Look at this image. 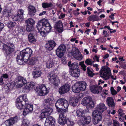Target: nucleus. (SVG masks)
Returning <instances> with one entry per match:
<instances>
[{
	"label": "nucleus",
	"mask_w": 126,
	"mask_h": 126,
	"mask_svg": "<svg viewBox=\"0 0 126 126\" xmlns=\"http://www.w3.org/2000/svg\"><path fill=\"white\" fill-rule=\"evenodd\" d=\"M2 50L6 57H10L15 50V46L13 43L9 42L4 44L2 46Z\"/></svg>",
	"instance_id": "nucleus-1"
},
{
	"label": "nucleus",
	"mask_w": 126,
	"mask_h": 126,
	"mask_svg": "<svg viewBox=\"0 0 126 126\" xmlns=\"http://www.w3.org/2000/svg\"><path fill=\"white\" fill-rule=\"evenodd\" d=\"M29 101L27 95L25 94L19 96L16 101V106L18 109H21L24 105L28 103Z\"/></svg>",
	"instance_id": "nucleus-2"
},
{
	"label": "nucleus",
	"mask_w": 126,
	"mask_h": 126,
	"mask_svg": "<svg viewBox=\"0 0 126 126\" xmlns=\"http://www.w3.org/2000/svg\"><path fill=\"white\" fill-rule=\"evenodd\" d=\"M106 63V66H102L100 71V76L105 80L109 79L111 75L110 68L107 67L109 63L108 62Z\"/></svg>",
	"instance_id": "nucleus-3"
},
{
	"label": "nucleus",
	"mask_w": 126,
	"mask_h": 126,
	"mask_svg": "<svg viewBox=\"0 0 126 126\" xmlns=\"http://www.w3.org/2000/svg\"><path fill=\"white\" fill-rule=\"evenodd\" d=\"M32 53V50L30 48H28L20 52L19 53L22 56V57H24V61L26 62H27L28 60L31 57Z\"/></svg>",
	"instance_id": "nucleus-4"
},
{
	"label": "nucleus",
	"mask_w": 126,
	"mask_h": 126,
	"mask_svg": "<svg viewBox=\"0 0 126 126\" xmlns=\"http://www.w3.org/2000/svg\"><path fill=\"white\" fill-rule=\"evenodd\" d=\"M35 91L38 95L40 96H44L49 92L44 84H42L37 86Z\"/></svg>",
	"instance_id": "nucleus-5"
},
{
	"label": "nucleus",
	"mask_w": 126,
	"mask_h": 126,
	"mask_svg": "<svg viewBox=\"0 0 126 126\" xmlns=\"http://www.w3.org/2000/svg\"><path fill=\"white\" fill-rule=\"evenodd\" d=\"M69 106L68 101L64 98H60L56 102L55 106L58 107H61L62 108L67 109Z\"/></svg>",
	"instance_id": "nucleus-6"
},
{
	"label": "nucleus",
	"mask_w": 126,
	"mask_h": 126,
	"mask_svg": "<svg viewBox=\"0 0 126 126\" xmlns=\"http://www.w3.org/2000/svg\"><path fill=\"white\" fill-rule=\"evenodd\" d=\"M66 49V46L64 45H61L58 47L56 50V55L59 57L61 58L65 52Z\"/></svg>",
	"instance_id": "nucleus-7"
},
{
	"label": "nucleus",
	"mask_w": 126,
	"mask_h": 126,
	"mask_svg": "<svg viewBox=\"0 0 126 126\" xmlns=\"http://www.w3.org/2000/svg\"><path fill=\"white\" fill-rule=\"evenodd\" d=\"M19 116H16L6 120L5 122V124L7 126H10L16 123L19 120Z\"/></svg>",
	"instance_id": "nucleus-8"
},
{
	"label": "nucleus",
	"mask_w": 126,
	"mask_h": 126,
	"mask_svg": "<svg viewBox=\"0 0 126 126\" xmlns=\"http://www.w3.org/2000/svg\"><path fill=\"white\" fill-rule=\"evenodd\" d=\"M56 45V44L54 40H48L45 45V47L46 49L50 51L52 50Z\"/></svg>",
	"instance_id": "nucleus-9"
},
{
	"label": "nucleus",
	"mask_w": 126,
	"mask_h": 126,
	"mask_svg": "<svg viewBox=\"0 0 126 126\" xmlns=\"http://www.w3.org/2000/svg\"><path fill=\"white\" fill-rule=\"evenodd\" d=\"M27 81L25 78L22 77H18L16 78V84L18 87H22L26 83Z\"/></svg>",
	"instance_id": "nucleus-10"
},
{
	"label": "nucleus",
	"mask_w": 126,
	"mask_h": 126,
	"mask_svg": "<svg viewBox=\"0 0 126 126\" xmlns=\"http://www.w3.org/2000/svg\"><path fill=\"white\" fill-rule=\"evenodd\" d=\"M90 89L92 93L97 94L101 93L102 89V87L97 85L92 86L90 87Z\"/></svg>",
	"instance_id": "nucleus-11"
},
{
	"label": "nucleus",
	"mask_w": 126,
	"mask_h": 126,
	"mask_svg": "<svg viewBox=\"0 0 126 126\" xmlns=\"http://www.w3.org/2000/svg\"><path fill=\"white\" fill-rule=\"evenodd\" d=\"M71 55L76 59L81 61L83 58V56L77 48H75V49L72 51Z\"/></svg>",
	"instance_id": "nucleus-12"
},
{
	"label": "nucleus",
	"mask_w": 126,
	"mask_h": 126,
	"mask_svg": "<svg viewBox=\"0 0 126 126\" xmlns=\"http://www.w3.org/2000/svg\"><path fill=\"white\" fill-rule=\"evenodd\" d=\"M70 85L67 84H66L61 86L59 89V92L61 94H62L67 93L70 90Z\"/></svg>",
	"instance_id": "nucleus-13"
},
{
	"label": "nucleus",
	"mask_w": 126,
	"mask_h": 126,
	"mask_svg": "<svg viewBox=\"0 0 126 126\" xmlns=\"http://www.w3.org/2000/svg\"><path fill=\"white\" fill-rule=\"evenodd\" d=\"M55 124V119L52 117L50 116L46 118L45 126H54Z\"/></svg>",
	"instance_id": "nucleus-14"
},
{
	"label": "nucleus",
	"mask_w": 126,
	"mask_h": 126,
	"mask_svg": "<svg viewBox=\"0 0 126 126\" xmlns=\"http://www.w3.org/2000/svg\"><path fill=\"white\" fill-rule=\"evenodd\" d=\"M25 105L24 110L23 111V113L24 115H25L27 114L33 110V105L32 104H29V102L28 104Z\"/></svg>",
	"instance_id": "nucleus-15"
},
{
	"label": "nucleus",
	"mask_w": 126,
	"mask_h": 126,
	"mask_svg": "<svg viewBox=\"0 0 126 126\" xmlns=\"http://www.w3.org/2000/svg\"><path fill=\"white\" fill-rule=\"evenodd\" d=\"M64 114L63 113H60L58 120V122L62 125H64L66 122V120L64 117Z\"/></svg>",
	"instance_id": "nucleus-16"
},
{
	"label": "nucleus",
	"mask_w": 126,
	"mask_h": 126,
	"mask_svg": "<svg viewBox=\"0 0 126 126\" xmlns=\"http://www.w3.org/2000/svg\"><path fill=\"white\" fill-rule=\"evenodd\" d=\"M85 113V110L80 108L77 110V116L80 119V120L81 121L83 120V118L84 117Z\"/></svg>",
	"instance_id": "nucleus-17"
},
{
	"label": "nucleus",
	"mask_w": 126,
	"mask_h": 126,
	"mask_svg": "<svg viewBox=\"0 0 126 126\" xmlns=\"http://www.w3.org/2000/svg\"><path fill=\"white\" fill-rule=\"evenodd\" d=\"M36 32L34 31L29 34L28 35V39L29 42L31 43L35 42L36 41L35 34Z\"/></svg>",
	"instance_id": "nucleus-18"
},
{
	"label": "nucleus",
	"mask_w": 126,
	"mask_h": 126,
	"mask_svg": "<svg viewBox=\"0 0 126 126\" xmlns=\"http://www.w3.org/2000/svg\"><path fill=\"white\" fill-rule=\"evenodd\" d=\"M44 26L43 27L44 30L46 31L47 33L51 31L52 27L50 24L48 22V20L46 19L45 23L44 24Z\"/></svg>",
	"instance_id": "nucleus-19"
},
{
	"label": "nucleus",
	"mask_w": 126,
	"mask_h": 126,
	"mask_svg": "<svg viewBox=\"0 0 126 126\" xmlns=\"http://www.w3.org/2000/svg\"><path fill=\"white\" fill-rule=\"evenodd\" d=\"M93 122L94 125H96L101 121L102 118V114H99L93 117Z\"/></svg>",
	"instance_id": "nucleus-20"
},
{
	"label": "nucleus",
	"mask_w": 126,
	"mask_h": 126,
	"mask_svg": "<svg viewBox=\"0 0 126 126\" xmlns=\"http://www.w3.org/2000/svg\"><path fill=\"white\" fill-rule=\"evenodd\" d=\"M106 102L109 107L114 108L115 107V104L113 99L112 97H108Z\"/></svg>",
	"instance_id": "nucleus-21"
},
{
	"label": "nucleus",
	"mask_w": 126,
	"mask_h": 126,
	"mask_svg": "<svg viewBox=\"0 0 126 126\" xmlns=\"http://www.w3.org/2000/svg\"><path fill=\"white\" fill-rule=\"evenodd\" d=\"M45 19H43L39 21L37 25V27L38 30L39 31L44 30V24L45 21Z\"/></svg>",
	"instance_id": "nucleus-22"
},
{
	"label": "nucleus",
	"mask_w": 126,
	"mask_h": 126,
	"mask_svg": "<svg viewBox=\"0 0 126 126\" xmlns=\"http://www.w3.org/2000/svg\"><path fill=\"white\" fill-rule=\"evenodd\" d=\"M55 28L60 32L63 31V26L61 21L60 20L56 23Z\"/></svg>",
	"instance_id": "nucleus-23"
},
{
	"label": "nucleus",
	"mask_w": 126,
	"mask_h": 126,
	"mask_svg": "<svg viewBox=\"0 0 126 126\" xmlns=\"http://www.w3.org/2000/svg\"><path fill=\"white\" fill-rule=\"evenodd\" d=\"M28 13L31 16H33L35 14L36 10L35 7L31 5H29L28 7Z\"/></svg>",
	"instance_id": "nucleus-24"
},
{
	"label": "nucleus",
	"mask_w": 126,
	"mask_h": 126,
	"mask_svg": "<svg viewBox=\"0 0 126 126\" xmlns=\"http://www.w3.org/2000/svg\"><path fill=\"white\" fill-rule=\"evenodd\" d=\"M79 97L72 98L70 100V104L74 107L76 106L78 104Z\"/></svg>",
	"instance_id": "nucleus-25"
},
{
	"label": "nucleus",
	"mask_w": 126,
	"mask_h": 126,
	"mask_svg": "<svg viewBox=\"0 0 126 126\" xmlns=\"http://www.w3.org/2000/svg\"><path fill=\"white\" fill-rule=\"evenodd\" d=\"M22 56L20 55L19 53H18L16 58V61L18 64L22 65L23 63V61L24 62V57H22Z\"/></svg>",
	"instance_id": "nucleus-26"
},
{
	"label": "nucleus",
	"mask_w": 126,
	"mask_h": 126,
	"mask_svg": "<svg viewBox=\"0 0 126 126\" xmlns=\"http://www.w3.org/2000/svg\"><path fill=\"white\" fill-rule=\"evenodd\" d=\"M71 76L75 77H78L80 75V71L79 69H75L72 70V71L70 72Z\"/></svg>",
	"instance_id": "nucleus-27"
},
{
	"label": "nucleus",
	"mask_w": 126,
	"mask_h": 126,
	"mask_svg": "<svg viewBox=\"0 0 126 126\" xmlns=\"http://www.w3.org/2000/svg\"><path fill=\"white\" fill-rule=\"evenodd\" d=\"M72 89L73 92L75 93H79L81 90L77 82L72 86Z\"/></svg>",
	"instance_id": "nucleus-28"
},
{
	"label": "nucleus",
	"mask_w": 126,
	"mask_h": 126,
	"mask_svg": "<svg viewBox=\"0 0 126 126\" xmlns=\"http://www.w3.org/2000/svg\"><path fill=\"white\" fill-rule=\"evenodd\" d=\"M78 64L77 63H72L70 61L68 62V65L70 69L73 70L75 69H78Z\"/></svg>",
	"instance_id": "nucleus-29"
},
{
	"label": "nucleus",
	"mask_w": 126,
	"mask_h": 126,
	"mask_svg": "<svg viewBox=\"0 0 126 126\" xmlns=\"http://www.w3.org/2000/svg\"><path fill=\"white\" fill-rule=\"evenodd\" d=\"M51 2H43L42 3V7L44 9H48V10H51V7L53 6Z\"/></svg>",
	"instance_id": "nucleus-30"
},
{
	"label": "nucleus",
	"mask_w": 126,
	"mask_h": 126,
	"mask_svg": "<svg viewBox=\"0 0 126 126\" xmlns=\"http://www.w3.org/2000/svg\"><path fill=\"white\" fill-rule=\"evenodd\" d=\"M37 59L35 57H33L31 58H29L28 60V64L30 65H32L34 64L37 61Z\"/></svg>",
	"instance_id": "nucleus-31"
},
{
	"label": "nucleus",
	"mask_w": 126,
	"mask_h": 126,
	"mask_svg": "<svg viewBox=\"0 0 126 126\" xmlns=\"http://www.w3.org/2000/svg\"><path fill=\"white\" fill-rule=\"evenodd\" d=\"M92 99V98L90 96H88L84 97L82 101V104L84 106H87L89 101Z\"/></svg>",
	"instance_id": "nucleus-32"
},
{
	"label": "nucleus",
	"mask_w": 126,
	"mask_h": 126,
	"mask_svg": "<svg viewBox=\"0 0 126 126\" xmlns=\"http://www.w3.org/2000/svg\"><path fill=\"white\" fill-rule=\"evenodd\" d=\"M81 90H85L87 86V84L84 81H79L77 82Z\"/></svg>",
	"instance_id": "nucleus-33"
},
{
	"label": "nucleus",
	"mask_w": 126,
	"mask_h": 126,
	"mask_svg": "<svg viewBox=\"0 0 126 126\" xmlns=\"http://www.w3.org/2000/svg\"><path fill=\"white\" fill-rule=\"evenodd\" d=\"M44 106H50L53 103V100L51 98L45 99L43 101Z\"/></svg>",
	"instance_id": "nucleus-34"
},
{
	"label": "nucleus",
	"mask_w": 126,
	"mask_h": 126,
	"mask_svg": "<svg viewBox=\"0 0 126 126\" xmlns=\"http://www.w3.org/2000/svg\"><path fill=\"white\" fill-rule=\"evenodd\" d=\"M107 108L105 105L103 103H100L97 106V109L100 110V112H103L104 111L106 110Z\"/></svg>",
	"instance_id": "nucleus-35"
},
{
	"label": "nucleus",
	"mask_w": 126,
	"mask_h": 126,
	"mask_svg": "<svg viewBox=\"0 0 126 126\" xmlns=\"http://www.w3.org/2000/svg\"><path fill=\"white\" fill-rule=\"evenodd\" d=\"M43 110L45 112V114L47 115V116H48L51 114L53 110L52 108L48 107L44 109Z\"/></svg>",
	"instance_id": "nucleus-36"
},
{
	"label": "nucleus",
	"mask_w": 126,
	"mask_h": 126,
	"mask_svg": "<svg viewBox=\"0 0 126 126\" xmlns=\"http://www.w3.org/2000/svg\"><path fill=\"white\" fill-rule=\"evenodd\" d=\"M26 84V85L25 87V88L29 90L32 89L35 86L34 83L33 82H28Z\"/></svg>",
	"instance_id": "nucleus-37"
},
{
	"label": "nucleus",
	"mask_w": 126,
	"mask_h": 126,
	"mask_svg": "<svg viewBox=\"0 0 126 126\" xmlns=\"http://www.w3.org/2000/svg\"><path fill=\"white\" fill-rule=\"evenodd\" d=\"M88 20L90 21H98V16L95 15H92L89 16L88 18Z\"/></svg>",
	"instance_id": "nucleus-38"
},
{
	"label": "nucleus",
	"mask_w": 126,
	"mask_h": 126,
	"mask_svg": "<svg viewBox=\"0 0 126 126\" xmlns=\"http://www.w3.org/2000/svg\"><path fill=\"white\" fill-rule=\"evenodd\" d=\"M84 120L83 121V124H89L91 121V117L88 116L87 117H85L83 118Z\"/></svg>",
	"instance_id": "nucleus-39"
},
{
	"label": "nucleus",
	"mask_w": 126,
	"mask_h": 126,
	"mask_svg": "<svg viewBox=\"0 0 126 126\" xmlns=\"http://www.w3.org/2000/svg\"><path fill=\"white\" fill-rule=\"evenodd\" d=\"M41 72L40 70L34 71L32 72L33 78H34L40 77L41 76Z\"/></svg>",
	"instance_id": "nucleus-40"
},
{
	"label": "nucleus",
	"mask_w": 126,
	"mask_h": 126,
	"mask_svg": "<svg viewBox=\"0 0 126 126\" xmlns=\"http://www.w3.org/2000/svg\"><path fill=\"white\" fill-rule=\"evenodd\" d=\"M49 81H50L51 83L52 82L54 81V80L57 77L56 76L53 74L49 73V75L48 76Z\"/></svg>",
	"instance_id": "nucleus-41"
},
{
	"label": "nucleus",
	"mask_w": 126,
	"mask_h": 126,
	"mask_svg": "<svg viewBox=\"0 0 126 126\" xmlns=\"http://www.w3.org/2000/svg\"><path fill=\"white\" fill-rule=\"evenodd\" d=\"M54 63L51 59L49 58L47 62L46 66L47 68L51 67L53 65Z\"/></svg>",
	"instance_id": "nucleus-42"
},
{
	"label": "nucleus",
	"mask_w": 126,
	"mask_h": 126,
	"mask_svg": "<svg viewBox=\"0 0 126 126\" xmlns=\"http://www.w3.org/2000/svg\"><path fill=\"white\" fill-rule=\"evenodd\" d=\"M25 22L27 25L33 26L35 22L33 19L31 18H30L26 20Z\"/></svg>",
	"instance_id": "nucleus-43"
},
{
	"label": "nucleus",
	"mask_w": 126,
	"mask_h": 126,
	"mask_svg": "<svg viewBox=\"0 0 126 126\" xmlns=\"http://www.w3.org/2000/svg\"><path fill=\"white\" fill-rule=\"evenodd\" d=\"M11 9H5L3 12L4 15L6 16L9 17L11 15Z\"/></svg>",
	"instance_id": "nucleus-44"
},
{
	"label": "nucleus",
	"mask_w": 126,
	"mask_h": 126,
	"mask_svg": "<svg viewBox=\"0 0 126 126\" xmlns=\"http://www.w3.org/2000/svg\"><path fill=\"white\" fill-rule=\"evenodd\" d=\"M66 124L67 126H74L75 123L74 121L70 119H67L66 120Z\"/></svg>",
	"instance_id": "nucleus-45"
},
{
	"label": "nucleus",
	"mask_w": 126,
	"mask_h": 126,
	"mask_svg": "<svg viewBox=\"0 0 126 126\" xmlns=\"http://www.w3.org/2000/svg\"><path fill=\"white\" fill-rule=\"evenodd\" d=\"M17 30L18 33H20L22 34H23L25 31V29L23 27H17Z\"/></svg>",
	"instance_id": "nucleus-46"
},
{
	"label": "nucleus",
	"mask_w": 126,
	"mask_h": 126,
	"mask_svg": "<svg viewBox=\"0 0 126 126\" xmlns=\"http://www.w3.org/2000/svg\"><path fill=\"white\" fill-rule=\"evenodd\" d=\"M100 111L97 110V109L96 110H94L92 113V115L93 116H95L96 115H98V114H102V112H100Z\"/></svg>",
	"instance_id": "nucleus-47"
},
{
	"label": "nucleus",
	"mask_w": 126,
	"mask_h": 126,
	"mask_svg": "<svg viewBox=\"0 0 126 126\" xmlns=\"http://www.w3.org/2000/svg\"><path fill=\"white\" fill-rule=\"evenodd\" d=\"M92 100V99L89 101V103L87 106H88V109H91L93 108L94 106V102Z\"/></svg>",
	"instance_id": "nucleus-48"
},
{
	"label": "nucleus",
	"mask_w": 126,
	"mask_h": 126,
	"mask_svg": "<svg viewBox=\"0 0 126 126\" xmlns=\"http://www.w3.org/2000/svg\"><path fill=\"white\" fill-rule=\"evenodd\" d=\"M54 85L58 86L60 83V81L58 78L57 77L54 80V81L51 82Z\"/></svg>",
	"instance_id": "nucleus-49"
},
{
	"label": "nucleus",
	"mask_w": 126,
	"mask_h": 126,
	"mask_svg": "<svg viewBox=\"0 0 126 126\" xmlns=\"http://www.w3.org/2000/svg\"><path fill=\"white\" fill-rule=\"evenodd\" d=\"M29 121L27 118L24 117L23 118L22 122V124L23 125H27L29 124Z\"/></svg>",
	"instance_id": "nucleus-50"
},
{
	"label": "nucleus",
	"mask_w": 126,
	"mask_h": 126,
	"mask_svg": "<svg viewBox=\"0 0 126 126\" xmlns=\"http://www.w3.org/2000/svg\"><path fill=\"white\" fill-rule=\"evenodd\" d=\"M26 30L28 32L32 31L33 29V26L27 25Z\"/></svg>",
	"instance_id": "nucleus-51"
},
{
	"label": "nucleus",
	"mask_w": 126,
	"mask_h": 126,
	"mask_svg": "<svg viewBox=\"0 0 126 126\" xmlns=\"http://www.w3.org/2000/svg\"><path fill=\"white\" fill-rule=\"evenodd\" d=\"M79 65H80L82 70L84 71L86 70V66L84 64V61H83L79 63Z\"/></svg>",
	"instance_id": "nucleus-52"
},
{
	"label": "nucleus",
	"mask_w": 126,
	"mask_h": 126,
	"mask_svg": "<svg viewBox=\"0 0 126 126\" xmlns=\"http://www.w3.org/2000/svg\"><path fill=\"white\" fill-rule=\"evenodd\" d=\"M57 110L59 112H64V110L66 109H64L65 108H62L61 107H57V106H55Z\"/></svg>",
	"instance_id": "nucleus-53"
},
{
	"label": "nucleus",
	"mask_w": 126,
	"mask_h": 126,
	"mask_svg": "<svg viewBox=\"0 0 126 126\" xmlns=\"http://www.w3.org/2000/svg\"><path fill=\"white\" fill-rule=\"evenodd\" d=\"M85 63L87 65H92L93 63H92V61H91V59H88L85 60Z\"/></svg>",
	"instance_id": "nucleus-54"
},
{
	"label": "nucleus",
	"mask_w": 126,
	"mask_h": 126,
	"mask_svg": "<svg viewBox=\"0 0 126 126\" xmlns=\"http://www.w3.org/2000/svg\"><path fill=\"white\" fill-rule=\"evenodd\" d=\"M47 116V115L45 114V112L43 111L41 114L39 116V118L42 119V120L43 119L46 118Z\"/></svg>",
	"instance_id": "nucleus-55"
},
{
	"label": "nucleus",
	"mask_w": 126,
	"mask_h": 126,
	"mask_svg": "<svg viewBox=\"0 0 126 126\" xmlns=\"http://www.w3.org/2000/svg\"><path fill=\"white\" fill-rule=\"evenodd\" d=\"M113 126H120V124L119 122L116 120H113Z\"/></svg>",
	"instance_id": "nucleus-56"
},
{
	"label": "nucleus",
	"mask_w": 126,
	"mask_h": 126,
	"mask_svg": "<svg viewBox=\"0 0 126 126\" xmlns=\"http://www.w3.org/2000/svg\"><path fill=\"white\" fill-rule=\"evenodd\" d=\"M24 10L22 9H20L17 11L18 14L22 17H23Z\"/></svg>",
	"instance_id": "nucleus-57"
},
{
	"label": "nucleus",
	"mask_w": 126,
	"mask_h": 126,
	"mask_svg": "<svg viewBox=\"0 0 126 126\" xmlns=\"http://www.w3.org/2000/svg\"><path fill=\"white\" fill-rule=\"evenodd\" d=\"M63 75L62 76V78L65 80H67V78H68L69 74L68 73H66L65 72H63Z\"/></svg>",
	"instance_id": "nucleus-58"
},
{
	"label": "nucleus",
	"mask_w": 126,
	"mask_h": 126,
	"mask_svg": "<svg viewBox=\"0 0 126 126\" xmlns=\"http://www.w3.org/2000/svg\"><path fill=\"white\" fill-rule=\"evenodd\" d=\"M15 25V22H11L8 24L7 26L9 28H11L13 27H14Z\"/></svg>",
	"instance_id": "nucleus-59"
},
{
	"label": "nucleus",
	"mask_w": 126,
	"mask_h": 126,
	"mask_svg": "<svg viewBox=\"0 0 126 126\" xmlns=\"http://www.w3.org/2000/svg\"><path fill=\"white\" fill-rule=\"evenodd\" d=\"M87 71L88 74L91 77H93V74L91 70L89 67H87Z\"/></svg>",
	"instance_id": "nucleus-60"
},
{
	"label": "nucleus",
	"mask_w": 126,
	"mask_h": 126,
	"mask_svg": "<svg viewBox=\"0 0 126 126\" xmlns=\"http://www.w3.org/2000/svg\"><path fill=\"white\" fill-rule=\"evenodd\" d=\"M111 92L112 95H115L117 93V92L115 90L113 87H111L110 88Z\"/></svg>",
	"instance_id": "nucleus-61"
},
{
	"label": "nucleus",
	"mask_w": 126,
	"mask_h": 126,
	"mask_svg": "<svg viewBox=\"0 0 126 126\" xmlns=\"http://www.w3.org/2000/svg\"><path fill=\"white\" fill-rule=\"evenodd\" d=\"M40 32L41 35L43 37H45L46 35V33L44 30H41L39 31Z\"/></svg>",
	"instance_id": "nucleus-62"
},
{
	"label": "nucleus",
	"mask_w": 126,
	"mask_h": 126,
	"mask_svg": "<svg viewBox=\"0 0 126 126\" xmlns=\"http://www.w3.org/2000/svg\"><path fill=\"white\" fill-rule=\"evenodd\" d=\"M17 18L18 19L17 21H22L23 20V17L20 16V15L18 14L17 15Z\"/></svg>",
	"instance_id": "nucleus-63"
},
{
	"label": "nucleus",
	"mask_w": 126,
	"mask_h": 126,
	"mask_svg": "<svg viewBox=\"0 0 126 126\" xmlns=\"http://www.w3.org/2000/svg\"><path fill=\"white\" fill-rule=\"evenodd\" d=\"M103 33L104 35V37H107L109 35V34H108L107 31H106L104 30H103Z\"/></svg>",
	"instance_id": "nucleus-64"
}]
</instances>
